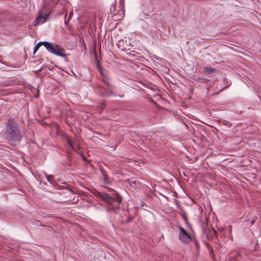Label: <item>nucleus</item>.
Segmentation results:
<instances>
[{
    "instance_id": "obj_1",
    "label": "nucleus",
    "mask_w": 261,
    "mask_h": 261,
    "mask_svg": "<svg viewBox=\"0 0 261 261\" xmlns=\"http://www.w3.org/2000/svg\"><path fill=\"white\" fill-rule=\"evenodd\" d=\"M5 134L7 140L13 145L19 143L22 138L21 133L14 119L8 120Z\"/></svg>"
},
{
    "instance_id": "obj_2",
    "label": "nucleus",
    "mask_w": 261,
    "mask_h": 261,
    "mask_svg": "<svg viewBox=\"0 0 261 261\" xmlns=\"http://www.w3.org/2000/svg\"><path fill=\"white\" fill-rule=\"evenodd\" d=\"M94 194L108 204V212L117 213V211H118L119 205L122 202V198L118 193H116L115 197H112L107 193H100L95 191Z\"/></svg>"
},
{
    "instance_id": "obj_3",
    "label": "nucleus",
    "mask_w": 261,
    "mask_h": 261,
    "mask_svg": "<svg viewBox=\"0 0 261 261\" xmlns=\"http://www.w3.org/2000/svg\"><path fill=\"white\" fill-rule=\"evenodd\" d=\"M41 45H44L49 53L63 57L66 61L67 60V57L63 47L57 44L46 41L38 42L34 48V54L39 49Z\"/></svg>"
},
{
    "instance_id": "obj_4",
    "label": "nucleus",
    "mask_w": 261,
    "mask_h": 261,
    "mask_svg": "<svg viewBox=\"0 0 261 261\" xmlns=\"http://www.w3.org/2000/svg\"><path fill=\"white\" fill-rule=\"evenodd\" d=\"M102 80L104 83L107 86V88H103V95L106 96H110L113 95L114 92V86L110 82V79L107 75L102 76Z\"/></svg>"
},
{
    "instance_id": "obj_5",
    "label": "nucleus",
    "mask_w": 261,
    "mask_h": 261,
    "mask_svg": "<svg viewBox=\"0 0 261 261\" xmlns=\"http://www.w3.org/2000/svg\"><path fill=\"white\" fill-rule=\"evenodd\" d=\"M180 231L179 233V240L184 243H188L191 240L190 234L182 227H179Z\"/></svg>"
},
{
    "instance_id": "obj_6",
    "label": "nucleus",
    "mask_w": 261,
    "mask_h": 261,
    "mask_svg": "<svg viewBox=\"0 0 261 261\" xmlns=\"http://www.w3.org/2000/svg\"><path fill=\"white\" fill-rule=\"evenodd\" d=\"M48 17V15H42L40 14L37 18L35 20L36 23L35 25L42 24L45 22L47 18Z\"/></svg>"
},
{
    "instance_id": "obj_7",
    "label": "nucleus",
    "mask_w": 261,
    "mask_h": 261,
    "mask_svg": "<svg viewBox=\"0 0 261 261\" xmlns=\"http://www.w3.org/2000/svg\"><path fill=\"white\" fill-rule=\"evenodd\" d=\"M127 182L131 187L135 188L138 187L140 185L139 181L135 178H132L127 179Z\"/></svg>"
},
{
    "instance_id": "obj_8",
    "label": "nucleus",
    "mask_w": 261,
    "mask_h": 261,
    "mask_svg": "<svg viewBox=\"0 0 261 261\" xmlns=\"http://www.w3.org/2000/svg\"><path fill=\"white\" fill-rule=\"evenodd\" d=\"M242 257V256L240 252H238L234 257H231L230 259L234 261H240V258Z\"/></svg>"
},
{
    "instance_id": "obj_9",
    "label": "nucleus",
    "mask_w": 261,
    "mask_h": 261,
    "mask_svg": "<svg viewBox=\"0 0 261 261\" xmlns=\"http://www.w3.org/2000/svg\"><path fill=\"white\" fill-rule=\"evenodd\" d=\"M45 176L47 180L48 181H49L51 184H53V176L52 175H47L45 174Z\"/></svg>"
},
{
    "instance_id": "obj_10",
    "label": "nucleus",
    "mask_w": 261,
    "mask_h": 261,
    "mask_svg": "<svg viewBox=\"0 0 261 261\" xmlns=\"http://www.w3.org/2000/svg\"><path fill=\"white\" fill-rule=\"evenodd\" d=\"M67 143L68 144V145L72 148V149L75 151H77V149L75 148V147L72 144V142L70 140V139L69 138H66Z\"/></svg>"
},
{
    "instance_id": "obj_11",
    "label": "nucleus",
    "mask_w": 261,
    "mask_h": 261,
    "mask_svg": "<svg viewBox=\"0 0 261 261\" xmlns=\"http://www.w3.org/2000/svg\"><path fill=\"white\" fill-rule=\"evenodd\" d=\"M97 68L102 76H103L104 75H106L103 72V68L100 65L97 64Z\"/></svg>"
},
{
    "instance_id": "obj_12",
    "label": "nucleus",
    "mask_w": 261,
    "mask_h": 261,
    "mask_svg": "<svg viewBox=\"0 0 261 261\" xmlns=\"http://www.w3.org/2000/svg\"><path fill=\"white\" fill-rule=\"evenodd\" d=\"M194 244H195V247L196 250L197 252L199 253V252L200 251V245H199V243L196 240L194 241Z\"/></svg>"
},
{
    "instance_id": "obj_13",
    "label": "nucleus",
    "mask_w": 261,
    "mask_h": 261,
    "mask_svg": "<svg viewBox=\"0 0 261 261\" xmlns=\"http://www.w3.org/2000/svg\"><path fill=\"white\" fill-rule=\"evenodd\" d=\"M116 10V6H113L111 8V13L113 14L114 15H116L117 13L115 12Z\"/></svg>"
},
{
    "instance_id": "obj_14",
    "label": "nucleus",
    "mask_w": 261,
    "mask_h": 261,
    "mask_svg": "<svg viewBox=\"0 0 261 261\" xmlns=\"http://www.w3.org/2000/svg\"><path fill=\"white\" fill-rule=\"evenodd\" d=\"M206 246L208 249V251H209L210 254L211 255H213V250L212 248L211 247H210L208 244H207Z\"/></svg>"
},
{
    "instance_id": "obj_15",
    "label": "nucleus",
    "mask_w": 261,
    "mask_h": 261,
    "mask_svg": "<svg viewBox=\"0 0 261 261\" xmlns=\"http://www.w3.org/2000/svg\"><path fill=\"white\" fill-rule=\"evenodd\" d=\"M215 69L214 68H207L206 69V72H207V73H212L213 72V71Z\"/></svg>"
},
{
    "instance_id": "obj_16",
    "label": "nucleus",
    "mask_w": 261,
    "mask_h": 261,
    "mask_svg": "<svg viewBox=\"0 0 261 261\" xmlns=\"http://www.w3.org/2000/svg\"><path fill=\"white\" fill-rule=\"evenodd\" d=\"M223 122H224V124L227 125L228 126H231V124L229 122H228L227 121L224 120Z\"/></svg>"
},
{
    "instance_id": "obj_17",
    "label": "nucleus",
    "mask_w": 261,
    "mask_h": 261,
    "mask_svg": "<svg viewBox=\"0 0 261 261\" xmlns=\"http://www.w3.org/2000/svg\"><path fill=\"white\" fill-rule=\"evenodd\" d=\"M105 101L103 102L102 103H101V105H100V108L101 110H102L103 108H105Z\"/></svg>"
},
{
    "instance_id": "obj_18",
    "label": "nucleus",
    "mask_w": 261,
    "mask_h": 261,
    "mask_svg": "<svg viewBox=\"0 0 261 261\" xmlns=\"http://www.w3.org/2000/svg\"><path fill=\"white\" fill-rule=\"evenodd\" d=\"M35 224L37 226H44L43 225H42L40 224V222L39 221H36V223H35Z\"/></svg>"
},
{
    "instance_id": "obj_19",
    "label": "nucleus",
    "mask_w": 261,
    "mask_h": 261,
    "mask_svg": "<svg viewBox=\"0 0 261 261\" xmlns=\"http://www.w3.org/2000/svg\"><path fill=\"white\" fill-rule=\"evenodd\" d=\"M54 4L56 5L58 4L59 0H51Z\"/></svg>"
},
{
    "instance_id": "obj_20",
    "label": "nucleus",
    "mask_w": 261,
    "mask_h": 261,
    "mask_svg": "<svg viewBox=\"0 0 261 261\" xmlns=\"http://www.w3.org/2000/svg\"><path fill=\"white\" fill-rule=\"evenodd\" d=\"M153 29H156V26H154V27L151 26V30H152Z\"/></svg>"
},
{
    "instance_id": "obj_21",
    "label": "nucleus",
    "mask_w": 261,
    "mask_h": 261,
    "mask_svg": "<svg viewBox=\"0 0 261 261\" xmlns=\"http://www.w3.org/2000/svg\"><path fill=\"white\" fill-rule=\"evenodd\" d=\"M251 223V225H253V224L254 223V221H252Z\"/></svg>"
},
{
    "instance_id": "obj_22",
    "label": "nucleus",
    "mask_w": 261,
    "mask_h": 261,
    "mask_svg": "<svg viewBox=\"0 0 261 261\" xmlns=\"http://www.w3.org/2000/svg\"><path fill=\"white\" fill-rule=\"evenodd\" d=\"M50 111V110L49 109L48 110H47V112H49Z\"/></svg>"
},
{
    "instance_id": "obj_23",
    "label": "nucleus",
    "mask_w": 261,
    "mask_h": 261,
    "mask_svg": "<svg viewBox=\"0 0 261 261\" xmlns=\"http://www.w3.org/2000/svg\"><path fill=\"white\" fill-rule=\"evenodd\" d=\"M213 232L214 233H215V231L214 229H213Z\"/></svg>"
}]
</instances>
